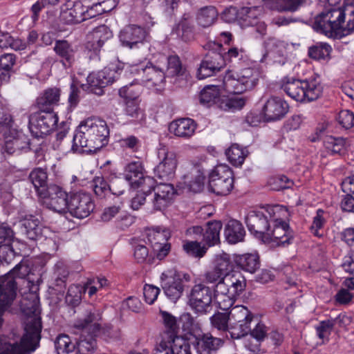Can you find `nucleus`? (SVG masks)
<instances>
[{
	"instance_id": "nucleus-55",
	"label": "nucleus",
	"mask_w": 354,
	"mask_h": 354,
	"mask_svg": "<svg viewBox=\"0 0 354 354\" xmlns=\"http://www.w3.org/2000/svg\"><path fill=\"white\" fill-rule=\"evenodd\" d=\"M8 133L12 136V140L13 141L12 144L15 145V148L17 150L25 149L28 147V140L22 132L17 131L12 129L8 132Z\"/></svg>"
},
{
	"instance_id": "nucleus-1",
	"label": "nucleus",
	"mask_w": 354,
	"mask_h": 354,
	"mask_svg": "<svg viewBox=\"0 0 354 354\" xmlns=\"http://www.w3.org/2000/svg\"><path fill=\"white\" fill-rule=\"evenodd\" d=\"M313 28L328 37L340 38L354 30V6L331 7L318 15Z\"/></svg>"
},
{
	"instance_id": "nucleus-7",
	"label": "nucleus",
	"mask_w": 354,
	"mask_h": 354,
	"mask_svg": "<svg viewBox=\"0 0 354 354\" xmlns=\"http://www.w3.org/2000/svg\"><path fill=\"white\" fill-rule=\"evenodd\" d=\"M260 73L254 68H244L239 72L227 71L223 78L221 87L230 94H241L253 89L258 84Z\"/></svg>"
},
{
	"instance_id": "nucleus-46",
	"label": "nucleus",
	"mask_w": 354,
	"mask_h": 354,
	"mask_svg": "<svg viewBox=\"0 0 354 354\" xmlns=\"http://www.w3.org/2000/svg\"><path fill=\"white\" fill-rule=\"evenodd\" d=\"M185 178L187 180L186 183H188L191 191L199 192L202 190L204 185L205 176L199 170H195L194 173L192 174L191 177L187 176Z\"/></svg>"
},
{
	"instance_id": "nucleus-18",
	"label": "nucleus",
	"mask_w": 354,
	"mask_h": 354,
	"mask_svg": "<svg viewBox=\"0 0 354 354\" xmlns=\"http://www.w3.org/2000/svg\"><path fill=\"white\" fill-rule=\"evenodd\" d=\"M143 167L139 162L129 163L125 169V179L134 188L141 187L142 190L147 191L155 183L153 178L145 176Z\"/></svg>"
},
{
	"instance_id": "nucleus-4",
	"label": "nucleus",
	"mask_w": 354,
	"mask_h": 354,
	"mask_svg": "<svg viewBox=\"0 0 354 354\" xmlns=\"http://www.w3.org/2000/svg\"><path fill=\"white\" fill-rule=\"evenodd\" d=\"M245 286V279L240 272H232L225 276L214 288V299L219 308L223 310L230 309Z\"/></svg>"
},
{
	"instance_id": "nucleus-37",
	"label": "nucleus",
	"mask_w": 354,
	"mask_h": 354,
	"mask_svg": "<svg viewBox=\"0 0 354 354\" xmlns=\"http://www.w3.org/2000/svg\"><path fill=\"white\" fill-rule=\"evenodd\" d=\"M60 89L50 88L46 89L42 95L37 99V104L41 109L58 104L60 98Z\"/></svg>"
},
{
	"instance_id": "nucleus-57",
	"label": "nucleus",
	"mask_w": 354,
	"mask_h": 354,
	"mask_svg": "<svg viewBox=\"0 0 354 354\" xmlns=\"http://www.w3.org/2000/svg\"><path fill=\"white\" fill-rule=\"evenodd\" d=\"M160 293V289L153 285L146 284L143 288V295L145 301L149 304H152L156 300Z\"/></svg>"
},
{
	"instance_id": "nucleus-35",
	"label": "nucleus",
	"mask_w": 354,
	"mask_h": 354,
	"mask_svg": "<svg viewBox=\"0 0 354 354\" xmlns=\"http://www.w3.org/2000/svg\"><path fill=\"white\" fill-rule=\"evenodd\" d=\"M225 154L231 164L239 167L244 162L248 151L245 148H242L239 145L234 144L226 151Z\"/></svg>"
},
{
	"instance_id": "nucleus-22",
	"label": "nucleus",
	"mask_w": 354,
	"mask_h": 354,
	"mask_svg": "<svg viewBox=\"0 0 354 354\" xmlns=\"http://www.w3.org/2000/svg\"><path fill=\"white\" fill-rule=\"evenodd\" d=\"M288 110V104L277 97L269 98L263 109L265 118L268 121L281 119L287 113Z\"/></svg>"
},
{
	"instance_id": "nucleus-45",
	"label": "nucleus",
	"mask_w": 354,
	"mask_h": 354,
	"mask_svg": "<svg viewBox=\"0 0 354 354\" xmlns=\"http://www.w3.org/2000/svg\"><path fill=\"white\" fill-rule=\"evenodd\" d=\"M220 86L211 85L205 87L200 94L201 103L203 104H210L214 102L219 96V89L218 87L223 90Z\"/></svg>"
},
{
	"instance_id": "nucleus-49",
	"label": "nucleus",
	"mask_w": 354,
	"mask_h": 354,
	"mask_svg": "<svg viewBox=\"0 0 354 354\" xmlns=\"http://www.w3.org/2000/svg\"><path fill=\"white\" fill-rule=\"evenodd\" d=\"M89 35H91V39H95V41L101 43L103 45L105 41H106L112 37L111 31L105 25H102L95 28L91 32L89 33Z\"/></svg>"
},
{
	"instance_id": "nucleus-13",
	"label": "nucleus",
	"mask_w": 354,
	"mask_h": 354,
	"mask_svg": "<svg viewBox=\"0 0 354 354\" xmlns=\"http://www.w3.org/2000/svg\"><path fill=\"white\" fill-rule=\"evenodd\" d=\"M188 298V304L192 309L200 313H205L211 307L213 293L209 287L199 283L193 286Z\"/></svg>"
},
{
	"instance_id": "nucleus-34",
	"label": "nucleus",
	"mask_w": 354,
	"mask_h": 354,
	"mask_svg": "<svg viewBox=\"0 0 354 354\" xmlns=\"http://www.w3.org/2000/svg\"><path fill=\"white\" fill-rule=\"evenodd\" d=\"M236 264L243 270L254 273L259 268V257L256 254H245L236 259Z\"/></svg>"
},
{
	"instance_id": "nucleus-59",
	"label": "nucleus",
	"mask_w": 354,
	"mask_h": 354,
	"mask_svg": "<svg viewBox=\"0 0 354 354\" xmlns=\"http://www.w3.org/2000/svg\"><path fill=\"white\" fill-rule=\"evenodd\" d=\"M334 326V322L331 320L323 321L316 328L319 337L322 339L328 338L330 335Z\"/></svg>"
},
{
	"instance_id": "nucleus-42",
	"label": "nucleus",
	"mask_w": 354,
	"mask_h": 354,
	"mask_svg": "<svg viewBox=\"0 0 354 354\" xmlns=\"http://www.w3.org/2000/svg\"><path fill=\"white\" fill-rule=\"evenodd\" d=\"M217 17V12L212 6L205 7L198 12L197 20L198 24L203 27L212 25Z\"/></svg>"
},
{
	"instance_id": "nucleus-5",
	"label": "nucleus",
	"mask_w": 354,
	"mask_h": 354,
	"mask_svg": "<svg viewBox=\"0 0 354 354\" xmlns=\"http://www.w3.org/2000/svg\"><path fill=\"white\" fill-rule=\"evenodd\" d=\"M102 316L99 312H89L84 319H77L73 326L74 333H78L80 331L84 333H89L91 335L88 339L84 337L81 335L80 341L77 343V354H93L96 342L94 336H97L101 332H104V329L102 328L100 321Z\"/></svg>"
},
{
	"instance_id": "nucleus-51",
	"label": "nucleus",
	"mask_w": 354,
	"mask_h": 354,
	"mask_svg": "<svg viewBox=\"0 0 354 354\" xmlns=\"http://www.w3.org/2000/svg\"><path fill=\"white\" fill-rule=\"evenodd\" d=\"M250 331V327L245 324H236L234 322H231L227 335L229 334L232 339H240L248 335Z\"/></svg>"
},
{
	"instance_id": "nucleus-44",
	"label": "nucleus",
	"mask_w": 354,
	"mask_h": 354,
	"mask_svg": "<svg viewBox=\"0 0 354 354\" xmlns=\"http://www.w3.org/2000/svg\"><path fill=\"white\" fill-rule=\"evenodd\" d=\"M230 321L229 313H218L211 317V323L213 327L218 330L225 332L226 338H228L227 335L228 322Z\"/></svg>"
},
{
	"instance_id": "nucleus-41",
	"label": "nucleus",
	"mask_w": 354,
	"mask_h": 354,
	"mask_svg": "<svg viewBox=\"0 0 354 354\" xmlns=\"http://www.w3.org/2000/svg\"><path fill=\"white\" fill-rule=\"evenodd\" d=\"M161 315L166 328L162 339H169V337H173V336L180 337L178 335V326L175 317L167 312H162Z\"/></svg>"
},
{
	"instance_id": "nucleus-9",
	"label": "nucleus",
	"mask_w": 354,
	"mask_h": 354,
	"mask_svg": "<svg viewBox=\"0 0 354 354\" xmlns=\"http://www.w3.org/2000/svg\"><path fill=\"white\" fill-rule=\"evenodd\" d=\"M234 187L232 169L226 165H217L209 176V188L216 195L226 196Z\"/></svg>"
},
{
	"instance_id": "nucleus-28",
	"label": "nucleus",
	"mask_w": 354,
	"mask_h": 354,
	"mask_svg": "<svg viewBox=\"0 0 354 354\" xmlns=\"http://www.w3.org/2000/svg\"><path fill=\"white\" fill-rule=\"evenodd\" d=\"M54 50L57 55L62 59V62L66 68L71 67L75 62V50L67 41H56Z\"/></svg>"
},
{
	"instance_id": "nucleus-52",
	"label": "nucleus",
	"mask_w": 354,
	"mask_h": 354,
	"mask_svg": "<svg viewBox=\"0 0 354 354\" xmlns=\"http://www.w3.org/2000/svg\"><path fill=\"white\" fill-rule=\"evenodd\" d=\"M324 214V212L322 209H319L317 211L316 216L313 218V223L310 226L311 232L318 237L323 235V232L321 230L326 222Z\"/></svg>"
},
{
	"instance_id": "nucleus-39",
	"label": "nucleus",
	"mask_w": 354,
	"mask_h": 354,
	"mask_svg": "<svg viewBox=\"0 0 354 354\" xmlns=\"http://www.w3.org/2000/svg\"><path fill=\"white\" fill-rule=\"evenodd\" d=\"M324 146L331 154H340L345 148V140L341 137L327 136L324 138Z\"/></svg>"
},
{
	"instance_id": "nucleus-11",
	"label": "nucleus",
	"mask_w": 354,
	"mask_h": 354,
	"mask_svg": "<svg viewBox=\"0 0 354 354\" xmlns=\"http://www.w3.org/2000/svg\"><path fill=\"white\" fill-rule=\"evenodd\" d=\"M94 203L90 194L82 192H71L66 211L73 216L84 218L90 215L94 209Z\"/></svg>"
},
{
	"instance_id": "nucleus-3",
	"label": "nucleus",
	"mask_w": 354,
	"mask_h": 354,
	"mask_svg": "<svg viewBox=\"0 0 354 354\" xmlns=\"http://www.w3.org/2000/svg\"><path fill=\"white\" fill-rule=\"evenodd\" d=\"M223 344L220 338L204 335L197 338L195 343L196 354H212ZM154 354H192L189 342L182 337L162 339Z\"/></svg>"
},
{
	"instance_id": "nucleus-53",
	"label": "nucleus",
	"mask_w": 354,
	"mask_h": 354,
	"mask_svg": "<svg viewBox=\"0 0 354 354\" xmlns=\"http://www.w3.org/2000/svg\"><path fill=\"white\" fill-rule=\"evenodd\" d=\"M214 268L224 276L230 274V273H229V272L231 268V262L229 255L223 254V255L218 256L216 258Z\"/></svg>"
},
{
	"instance_id": "nucleus-40",
	"label": "nucleus",
	"mask_w": 354,
	"mask_h": 354,
	"mask_svg": "<svg viewBox=\"0 0 354 354\" xmlns=\"http://www.w3.org/2000/svg\"><path fill=\"white\" fill-rule=\"evenodd\" d=\"M124 114L131 122H140L145 120V114L139 107V102L129 101L125 103Z\"/></svg>"
},
{
	"instance_id": "nucleus-33",
	"label": "nucleus",
	"mask_w": 354,
	"mask_h": 354,
	"mask_svg": "<svg viewBox=\"0 0 354 354\" xmlns=\"http://www.w3.org/2000/svg\"><path fill=\"white\" fill-rule=\"evenodd\" d=\"M14 234L12 230L8 225L0 224V252H6L7 255L13 256L11 243Z\"/></svg>"
},
{
	"instance_id": "nucleus-31",
	"label": "nucleus",
	"mask_w": 354,
	"mask_h": 354,
	"mask_svg": "<svg viewBox=\"0 0 354 354\" xmlns=\"http://www.w3.org/2000/svg\"><path fill=\"white\" fill-rule=\"evenodd\" d=\"M262 10L259 6L242 7L240 8L239 21L245 26H253L257 24Z\"/></svg>"
},
{
	"instance_id": "nucleus-50",
	"label": "nucleus",
	"mask_w": 354,
	"mask_h": 354,
	"mask_svg": "<svg viewBox=\"0 0 354 354\" xmlns=\"http://www.w3.org/2000/svg\"><path fill=\"white\" fill-rule=\"evenodd\" d=\"M230 322H240L252 317L250 310L243 306H236L230 309L229 312Z\"/></svg>"
},
{
	"instance_id": "nucleus-14",
	"label": "nucleus",
	"mask_w": 354,
	"mask_h": 354,
	"mask_svg": "<svg viewBox=\"0 0 354 354\" xmlns=\"http://www.w3.org/2000/svg\"><path fill=\"white\" fill-rule=\"evenodd\" d=\"M283 212H280L279 216L274 217L270 225V227L268 230L263 240V243H272L273 245H284L288 244L291 239V236L288 234V225L281 218V214Z\"/></svg>"
},
{
	"instance_id": "nucleus-21",
	"label": "nucleus",
	"mask_w": 354,
	"mask_h": 354,
	"mask_svg": "<svg viewBox=\"0 0 354 354\" xmlns=\"http://www.w3.org/2000/svg\"><path fill=\"white\" fill-rule=\"evenodd\" d=\"M147 35L146 30L138 26L129 25L123 28L119 34L122 45L131 49L142 44Z\"/></svg>"
},
{
	"instance_id": "nucleus-56",
	"label": "nucleus",
	"mask_w": 354,
	"mask_h": 354,
	"mask_svg": "<svg viewBox=\"0 0 354 354\" xmlns=\"http://www.w3.org/2000/svg\"><path fill=\"white\" fill-rule=\"evenodd\" d=\"M106 2H99L93 3L91 6H86V19L93 18L97 15L108 11L109 9L105 6Z\"/></svg>"
},
{
	"instance_id": "nucleus-63",
	"label": "nucleus",
	"mask_w": 354,
	"mask_h": 354,
	"mask_svg": "<svg viewBox=\"0 0 354 354\" xmlns=\"http://www.w3.org/2000/svg\"><path fill=\"white\" fill-rule=\"evenodd\" d=\"M225 276L214 267L204 274V281L207 283H218Z\"/></svg>"
},
{
	"instance_id": "nucleus-64",
	"label": "nucleus",
	"mask_w": 354,
	"mask_h": 354,
	"mask_svg": "<svg viewBox=\"0 0 354 354\" xmlns=\"http://www.w3.org/2000/svg\"><path fill=\"white\" fill-rule=\"evenodd\" d=\"M341 207L344 212H354V194H346L342 200Z\"/></svg>"
},
{
	"instance_id": "nucleus-2",
	"label": "nucleus",
	"mask_w": 354,
	"mask_h": 354,
	"mask_svg": "<svg viewBox=\"0 0 354 354\" xmlns=\"http://www.w3.org/2000/svg\"><path fill=\"white\" fill-rule=\"evenodd\" d=\"M109 131L106 122L97 118H88L82 121L73 139L72 150L81 152L83 148L97 151L107 144Z\"/></svg>"
},
{
	"instance_id": "nucleus-47",
	"label": "nucleus",
	"mask_w": 354,
	"mask_h": 354,
	"mask_svg": "<svg viewBox=\"0 0 354 354\" xmlns=\"http://www.w3.org/2000/svg\"><path fill=\"white\" fill-rule=\"evenodd\" d=\"M119 95L124 98L125 103L129 101H139L140 89L133 84L125 86L119 90Z\"/></svg>"
},
{
	"instance_id": "nucleus-24",
	"label": "nucleus",
	"mask_w": 354,
	"mask_h": 354,
	"mask_svg": "<svg viewBox=\"0 0 354 354\" xmlns=\"http://www.w3.org/2000/svg\"><path fill=\"white\" fill-rule=\"evenodd\" d=\"M223 65V58L216 53H212L205 57L201 64L197 72V77L200 80L212 75L215 72L219 71Z\"/></svg>"
},
{
	"instance_id": "nucleus-38",
	"label": "nucleus",
	"mask_w": 354,
	"mask_h": 354,
	"mask_svg": "<svg viewBox=\"0 0 354 354\" xmlns=\"http://www.w3.org/2000/svg\"><path fill=\"white\" fill-rule=\"evenodd\" d=\"M182 247L189 256L199 259L205 254L207 250L205 245L197 241H183Z\"/></svg>"
},
{
	"instance_id": "nucleus-8",
	"label": "nucleus",
	"mask_w": 354,
	"mask_h": 354,
	"mask_svg": "<svg viewBox=\"0 0 354 354\" xmlns=\"http://www.w3.org/2000/svg\"><path fill=\"white\" fill-rule=\"evenodd\" d=\"M280 212L285 210L279 205L267 206L259 211L250 212L245 218L249 231L263 241L274 217L279 216Z\"/></svg>"
},
{
	"instance_id": "nucleus-54",
	"label": "nucleus",
	"mask_w": 354,
	"mask_h": 354,
	"mask_svg": "<svg viewBox=\"0 0 354 354\" xmlns=\"http://www.w3.org/2000/svg\"><path fill=\"white\" fill-rule=\"evenodd\" d=\"M92 183L93 191L97 196L104 198L109 192V185L103 177H95Z\"/></svg>"
},
{
	"instance_id": "nucleus-62",
	"label": "nucleus",
	"mask_w": 354,
	"mask_h": 354,
	"mask_svg": "<svg viewBox=\"0 0 354 354\" xmlns=\"http://www.w3.org/2000/svg\"><path fill=\"white\" fill-rule=\"evenodd\" d=\"M167 70L171 75H176L180 73L182 70L181 63L177 56H170L167 59Z\"/></svg>"
},
{
	"instance_id": "nucleus-19",
	"label": "nucleus",
	"mask_w": 354,
	"mask_h": 354,
	"mask_svg": "<svg viewBox=\"0 0 354 354\" xmlns=\"http://www.w3.org/2000/svg\"><path fill=\"white\" fill-rule=\"evenodd\" d=\"M153 190V194L151 198V203L153 207L156 210H162L167 207L171 202L173 197L176 193V190L173 185L170 183H160L153 186L149 189L148 195H151V191Z\"/></svg>"
},
{
	"instance_id": "nucleus-60",
	"label": "nucleus",
	"mask_w": 354,
	"mask_h": 354,
	"mask_svg": "<svg viewBox=\"0 0 354 354\" xmlns=\"http://www.w3.org/2000/svg\"><path fill=\"white\" fill-rule=\"evenodd\" d=\"M12 120L10 114L0 107V131L8 133L12 130Z\"/></svg>"
},
{
	"instance_id": "nucleus-61",
	"label": "nucleus",
	"mask_w": 354,
	"mask_h": 354,
	"mask_svg": "<svg viewBox=\"0 0 354 354\" xmlns=\"http://www.w3.org/2000/svg\"><path fill=\"white\" fill-rule=\"evenodd\" d=\"M223 19L227 23H232L240 20V9L230 6L226 8L222 13Z\"/></svg>"
},
{
	"instance_id": "nucleus-20",
	"label": "nucleus",
	"mask_w": 354,
	"mask_h": 354,
	"mask_svg": "<svg viewBox=\"0 0 354 354\" xmlns=\"http://www.w3.org/2000/svg\"><path fill=\"white\" fill-rule=\"evenodd\" d=\"M184 277L187 281L189 277L180 273H175L173 276H167L162 274L161 276L162 287L166 296L173 301H176L182 295L183 291V285L182 277Z\"/></svg>"
},
{
	"instance_id": "nucleus-43",
	"label": "nucleus",
	"mask_w": 354,
	"mask_h": 354,
	"mask_svg": "<svg viewBox=\"0 0 354 354\" xmlns=\"http://www.w3.org/2000/svg\"><path fill=\"white\" fill-rule=\"evenodd\" d=\"M331 52V47L326 43L317 44L308 49V55L315 59H325Z\"/></svg>"
},
{
	"instance_id": "nucleus-25",
	"label": "nucleus",
	"mask_w": 354,
	"mask_h": 354,
	"mask_svg": "<svg viewBox=\"0 0 354 354\" xmlns=\"http://www.w3.org/2000/svg\"><path fill=\"white\" fill-rule=\"evenodd\" d=\"M132 70L138 73L142 82H151L154 86L159 85L165 80L164 72L151 64L147 65L145 68L138 67Z\"/></svg>"
},
{
	"instance_id": "nucleus-36",
	"label": "nucleus",
	"mask_w": 354,
	"mask_h": 354,
	"mask_svg": "<svg viewBox=\"0 0 354 354\" xmlns=\"http://www.w3.org/2000/svg\"><path fill=\"white\" fill-rule=\"evenodd\" d=\"M29 178L33 184L38 195L41 196V192L47 189V173L41 168H37L32 170L30 175Z\"/></svg>"
},
{
	"instance_id": "nucleus-27",
	"label": "nucleus",
	"mask_w": 354,
	"mask_h": 354,
	"mask_svg": "<svg viewBox=\"0 0 354 354\" xmlns=\"http://www.w3.org/2000/svg\"><path fill=\"white\" fill-rule=\"evenodd\" d=\"M306 0H263L264 6L279 12H294Z\"/></svg>"
},
{
	"instance_id": "nucleus-32",
	"label": "nucleus",
	"mask_w": 354,
	"mask_h": 354,
	"mask_svg": "<svg viewBox=\"0 0 354 354\" xmlns=\"http://www.w3.org/2000/svg\"><path fill=\"white\" fill-rule=\"evenodd\" d=\"M20 221L25 229L28 238L32 240L36 239L40 234L39 218L32 214H26L21 217Z\"/></svg>"
},
{
	"instance_id": "nucleus-26",
	"label": "nucleus",
	"mask_w": 354,
	"mask_h": 354,
	"mask_svg": "<svg viewBox=\"0 0 354 354\" xmlns=\"http://www.w3.org/2000/svg\"><path fill=\"white\" fill-rule=\"evenodd\" d=\"M148 241L156 252L157 258L162 259L165 258L169 250V246L167 244V238L166 235L160 231H151L147 234Z\"/></svg>"
},
{
	"instance_id": "nucleus-6",
	"label": "nucleus",
	"mask_w": 354,
	"mask_h": 354,
	"mask_svg": "<svg viewBox=\"0 0 354 354\" xmlns=\"http://www.w3.org/2000/svg\"><path fill=\"white\" fill-rule=\"evenodd\" d=\"M281 88L289 97L299 102L316 100L322 93L320 82L315 77L304 80L286 77Z\"/></svg>"
},
{
	"instance_id": "nucleus-48",
	"label": "nucleus",
	"mask_w": 354,
	"mask_h": 354,
	"mask_svg": "<svg viewBox=\"0 0 354 354\" xmlns=\"http://www.w3.org/2000/svg\"><path fill=\"white\" fill-rule=\"evenodd\" d=\"M55 346L58 354L71 352L75 348L69 336L66 335H59L56 339Z\"/></svg>"
},
{
	"instance_id": "nucleus-30",
	"label": "nucleus",
	"mask_w": 354,
	"mask_h": 354,
	"mask_svg": "<svg viewBox=\"0 0 354 354\" xmlns=\"http://www.w3.org/2000/svg\"><path fill=\"white\" fill-rule=\"evenodd\" d=\"M222 223L218 221H210L207 223V227L203 235V241L208 246L215 245L220 242V231Z\"/></svg>"
},
{
	"instance_id": "nucleus-10",
	"label": "nucleus",
	"mask_w": 354,
	"mask_h": 354,
	"mask_svg": "<svg viewBox=\"0 0 354 354\" xmlns=\"http://www.w3.org/2000/svg\"><path fill=\"white\" fill-rule=\"evenodd\" d=\"M58 117L51 111H41L30 115L29 118V129L35 137H42L50 133L56 129Z\"/></svg>"
},
{
	"instance_id": "nucleus-12",
	"label": "nucleus",
	"mask_w": 354,
	"mask_h": 354,
	"mask_svg": "<svg viewBox=\"0 0 354 354\" xmlns=\"http://www.w3.org/2000/svg\"><path fill=\"white\" fill-rule=\"evenodd\" d=\"M40 197L45 200L44 203L50 209L59 213L66 212L69 193L65 192L60 186L55 184L49 185L46 191L41 192Z\"/></svg>"
},
{
	"instance_id": "nucleus-16",
	"label": "nucleus",
	"mask_w": 354,
	"mask_h": 354,
	"mask_svg": "<svg viewBox=\"0 0 354 354\" xmlns=\"http://www.w3.org/2000/svg\"><path fill=\"white\" fill-rule=\"evenodd\" d=\"M118 78V73L115 70L109 68H104L103 70L97 73H92L87 77L88 86L82 85L83 89H88L91 92H95L101 94L102 88L113 83Z\"/></svg>"
},
{
	"instance_id": "nucleus-29",
	"label": "nucleus",
	"mask_w": 354,
	"mask_h": 354,
	"mask_svg": "<svg viewBox=\"0 0 354 354\" xmlns=\"http://www.w3.org/2000/svg\"><path fill=\"white\" fill-rule=\"evenodd\" d=\"M245 234L243 226L236 220L229 221L225 226L224 234L225 239L231 244L242 241Z\"/></svg>"
},
{
	"instance_id": "nucleus-23",
	"label": "nucleus",
	"mask_w": 354,
	"mask_h": 354,
	"mask_svg": "<svg viewBox=\"0 0 354 354\" xmlns=\"http://www.w3.org/2000/svg\"><path fill=\"white\" fill-rule=\"evenodd\" d=\"M197 128V124L191 118H180L172 121L169 130L177 137L188 139L192 137Z\"/></svg>"
},
{
	"instance_id": "nucleus-58",
	"label": "nucleus",
	"mask_w": 354,
	"mask_h": 354,
	"mask_svg": "<svg viewBox=\"0 0 354 354\" xmlns=\"http://www.w3.org/2000/svg\"><path fill=\"white\" fill-rule=\"evenodd\" d=\"M339 123L346 129L354 126V114L348 110L341 111L338 115Z\"/></svg>"
},
{
	"instance_id": "nucleus-17",
	"label": "nucleus",
	"mask_w": 354,
	"mask_h": 354,
	"mask_svg": "<svg viewBox=\"0 0 354 354\" xmlns=\"http://www.w3.org/2000/svg\"><path fill=\"white\" fill-rule=\"evenodd\" d=\"M158 158L161 161L155 169L156 174L161 179L171 178L174 176L178 164L176 153L168 150L165 147H162L158 149Z\"/></svg>"
},
{
	"instance_id": "nucleus-15",
	"label": "nucleus",
	"mask_w": 354,
	"mask_h": 354,
	"mask_svg": "<svg viewBox=\"0 0 354 354\" xmlns=\"http://www.w3.org/2000/svg\"><path fill=\"white\" fill-rule=\"evenodd\" d=\"M86 8L80 0H67L60 8V20L67 24L86 20Z\"/></svg>"
}]
</instances>
